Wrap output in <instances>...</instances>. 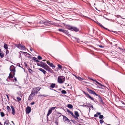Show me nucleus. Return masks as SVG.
Masks as SVG:
<instances>
[{
	"mask_svg": "<svg viewBox=\"0 0 125 125\" xmlns=\"http://www.w3.org/2000/svg\"><path fill=\"white\" fill-rule=\"evenodd\" d=\"M65 77L63 76H60L58 78V82L61 84L63 83L65 80Z\"/></svg>",
	"mask_w": 125,
	"mask_h": 125,
	"instance_id": "obj_1",
	"label": "nucleus"
},
{
	"mask_svg": "<svg viewBox=\"0 0 125 125\" xmlns=\"http://www.w3.org/2000/svg\"><path fill=\"white\" fill-rule=\"evenodd\" d=\"M41 89V87H36L33 89V91L32 92H33V93L34 94V96L36 94H37L38 92Z\"/></svg>",
	"mask_w": 125,
	"mask_h": 125,
	"instance_id": "obj_2",
	"label": "nucleus"
},
{
	"mask_svg": "<svg viewBox=\"0 0 125 125\" xmlns=\"http://www.w3.org/2000/svg\"><path fill=\"white\" fill-rule=\"evenodd\" d=\"M68 29L72 31H75L76 32L78 31H79V29L77 28L71 26H69Z\"/></svg>",
	"mask_w": 125,
	"mask_h": 125,
	"instance_id": "obj_3",
	"label": "nucleus"
},
{
	"mask_svg": "<svg viewBox=\"0 0 125 125\" xmlns=\"http://www.w3.org/2000/svg\"><path fill=\"white\" fill-rule=\"evenodd\" d=\"M15 46L21 50H24L26 49L25 46L22 45L20 44H16Z\"/></svg>",
	"mask_w": 125,
	"mask_h": 125,
	"instance_id": "obj_4",
	"label": "nucleus"
},
{
	"mask_svg": "<svg viewBox=\"0 0 125 125\" xmlns=\"http://www.w3.org/2000/svg\"><path fill=\"white\" fill-rule=\"evenodd\" d=\"M51 21L47 20L46 21H41V23H44V25H46L47 26H49L50 24H51Z\"/></svg>",
	"mask_w": 125,
	"mask_h": 125,
	"instance_id": "obj_5",
	"label": "nucleus"
},
{
	"mask_svg": "<svg viewBox=\"0 0 125 125\" xmlns=\"http://www.w3.org/2000/svg\"><path fill=\"white\" fill-rule=\"evenodd\" d=\"M45 63L40 61L39 63H37V66L41 67L42 68L44 67V65L45 64Z\"/></svg>",
	"mask_w": 125,
	"mask_h": 125,
	"instance_id": "obj_6",
	"label": "nucleus"
},
{
	"mask_svg": "<svg viewBox=\"0 0 125 125\" xmlns=\"http://www.w3.org/2000/svg\"><path fill=\"white\" fill-rule=\"evenodd\" d=\"M58 31L60 32H62L67 34H68L69 33V32H68L66 30H63L62 29H58Z\"/></svg>",
	"mask_w": 125,
	"mask_h": 125,
	"instance_id": "obj_7",
	"label": "nucleus"
},
{
	"mask_svg": "<svg viewBox=\"0 0 125 125\" xmlns=\"http://www.w3.org/2000/svg\"><path fill=\"white\" fill-rule=\"evenodd\" d=\"M83 92L86 95L87 97H88L89 98H90L93 101H94V99L90 96V95L88 93H86L84 91H83Z\"/></svg>",
	"mask_w": 125,
	"mask_h": 125,
	"instance_id": "obj_8",
	"label": "nucleus"
},
{
	"mask_svg": "<svg viewBox=\"0 0 125 125\" xmlns=\"http://www.w3.org/2000/svg\"><path fill=\"white\" fill-rule=\"evenodd\" d=\"M33 92H31L28 98V100L29 101L30 100H32L33 99V97L34 96V94Z\"/></svg>",
	"mask_w": 125,
	"mask_h": 125,
	"instance_id": "obj_9",
	"label": "nucleus"
},
{
	"mask_svg": "<svg viewBox=\"0 0 125 125\" xmlns=\"http://www.w3.org/2000/svg\"><path fill=\"white\" fill-rule=\"evenodd\" d=\"M10 70L12 72H16L15 68L14 66L13 65H11L10 67Z\"/></svg>",
	"mask_w": 125,
	"mask_h": 125,
	"instance_id": "obj_10",
	"label": "nucleus"
},
{
	"mask_svg": "<svg viewBox=\"0 0 125 125\" xmlns=\"http://www.w3.org/2000/svg\"><path fill=\"white\" fill-rule=\"evenodd\" d=\"M31 111V108L30 107L28 106L26 108V112L27 114H29L30 112Z\"/></svg>",
	"mask_w": 125,
	"mask_h": 125,
	"instance_id": "obj_11",
	"label": "nucleus"
},
{
	"mask_svg": "<svg viewBox=\"0 0 125 125\" xmlns=\"http://www.w3.org/2000/svg\"><path fill=\"white\" fill-rule=\"evenodd\" d=\"M47 64L50 66V67L52 68H55V66L53 65V64L52 63H50L49 61H47L46 62Z\"/></svg>",
	"mask_w": 125,
	"mask_h": 125,
	"instance_id": "obj_12",
	"label": "nucleus"
},
{
	"mask_svg": "<svg viewBox=\"0 0 125 125\" xmlns=\"http://www.w3.org/2000/svg\"><path fill=\"white\" fill-rule=\"evenodd\" d=\"M42 68L47 71L49 70L50 68L45 63L44 65V67H43Z\"/></svg>",
	"mask_w": 125,
	"mask_h": 125,
	"instance_id": "obj_13",
	"label": "nucleus"
},
{
	"mask_svg": "<svg viewBox=\"0 0 125 125\" xmlns=\"http://www.w3.org/2000/svg\"><path fill=\"white\" fill-rule=\"evenodd\" d=\"M39 70L42 72L44 74H45L46 73V71L42 68H40L39 69Z\"/></svg>",
	"mask_w": 125,
	"mask_h": 125,
	"instance_id": "obj_14",
	"label": "nucleus"
},
{
	"mask_svg": "<svg viewBox=\"0 0 125 125\" xmlns=\"http://www.w3.org/2000/svg\"><path fill=\"white\" fill-rule=\"evenodd\" d=\"M98 99L103 104H104V103L101 97L100 96L99 97Z\"/></svg>",
	"mask_w": 125,
	"mask_h": 125,
	"instance_id": "obj_15",
	"label": "nucleus"
},
{
	"mask_svg": "<svg viewBox=\"0 0 125 125\" xmlns=\"http://www.w3.org/2000/svg\"><path fill=\"white\" fill-rule=\"evenodd\" d=\"M12 111V114L13 115H14L15 114V111L14 108L13 106H11Z\"/></svg>",
	"mask_w": 125,
	"mask_h": 125,
	"instance_id": "obj_16",
	"label": "nucleus"
},
{
	"mask_svg": "<svg viewBox=\"0 0 125 125\" xmlns=\"http://www.w3.org/2000/svg\"><path fill=\"white\" fill-rule=\"evenodd\" d=\"M41 21L40 22H39L38 24V25H39V27H43L44 26V23H41Z\"/></svg>",
	"mask_w": 125,
	"mask_h": 125,
	"instance_id": "obj_17",
	"label": "nucleus"
},
{
	"mask_svg": "<svg viewBox=\"0 0 125 125\" xmlns=\"http://www.w3.org/2000/svg\"><path fill=\"white\" fill-rule=\"evenodd\" d=\"M87 90L90 93L92 94H93L95 92L93 90L90 89H88Z\"/></svg>",
	"mask_w": 125,
	"mask_h": 125,
	"instance_id": "obj_18",
	"label": "nucleus"
},
{
	"mask_svg": "<svg viewBox=\"0 0 125 125\" xmlns=\"http://www.w3.org/2000/svg\"><path fill=\"white\" fill-rule=\"evenodd\" d=\"M13 77V76L12 74L11 73H10L9 74V76L8 77V78L10 79V78H12Z\"/></svg>",
	"mask_w": 125,
	"mask_h": 125,
	"instance_id": "obj_19",
	"label": "nucleus"
},
{
	"mask_svg": "<svg viewBox=\"0 0 125 125\" xmlns=\"http://www.w3.org/2000/svg\"><path fill=\"white\" fill-rule=\"evenodd\" d=\"M19 53L21 55V54H25L27 53V52H22L21 51H20L19 52Z\"/></svg>",
	"mask_w": 125,
	"mask_h": 125,
	"instance_id": "obj_20",
	"label": "nucleus"
},
{
	"mask_svg": "<svg viewBox=\"0 0 125 125\" xmlns=\"http://www.w3.org/2000/svg\"><path fill=\"white\" fill-rule=\"evenodd\" d=\"M94 81H95L94 82L96 83L97 84H98L102 86H103V87L104 86L101 83H99L96 80H95Z\"/></svg>",
	"mask_w": 125,
	"mask_h": 125,
	"instance_id": "obj_21",
	"label": "nucleus"
},
{
	"mask_svg": "<svg viewBox=\"0 0 125 125\" xmlns=\"http://www.w3.org/2000/svg\"><path fill=\"white\" fill-rule=\"evenodd\" d=\"M55 83H52L50 85V87L52 88H54L55 87Z\"/></svg>",
	"mask_w": 125,
	"mask_h": 125,
	"instance_id": "obj_22",
	"label": "nucleus"
},
{
	"mask_svg": "<svg viewBox=\"0 0 125 125\" xmlns=\"http://www.w3.org/2000/svg\"><path fill=\"white\" fill-rule=\"evenodd\" d=\"M67 106L68 108L70 109H72L73 107V106L72 105L70 104H68Z\"/></svg>",
	"mask_w": 125,
	"mask_h": 125,
	"instance_id": "obj_23",
	"label": "nucleus"
},
{
	"mask_svg": "<svg viewBox=\"0 0 125 125\" xmlns=\"http://www.w3.org/2000/svg\"><path fill=\"white\" fill-rule=\"evenodd\" d=\"M52 112V111L50 109L49 110L48 113H47V117Z\"/></svg>",
	"mask_w": 125,
	"mask_h": 125,
	"instance_id": "obj_24",
	"label": "nucleus"
},
{
	"mask_svg": "<svg viewBox=\"0 0 125 125\" xmlns=\"http://www.w3.org/2000/svg\"><path fill=\"white\" fill-rule=\"evenodd\" d=\"M74 113L75 115V116H79V114L78 113L77 111H75L74 112Z\"/></svg>",
	"mask_w": 125,
	"mask_h": 125,
	"instance_id": "obj_25",
	"label": "nucleus"
},
{
	"mask_svg": "<svg viewBox=\"0 0 125 125\" xmlns=\"http://www.w3.org/2000/svg\"><path fill=\"white\" fill-rule=\"evenodd\" d=\"M61 93L62 94H66L67 93V92L66 91L64 90H63L61 91Z\"/></svg>",
	"mask_w": 125,
	"mask_h": 125,
	"instance_id": "obj_26",
	"label": "nucleus"
},
{
	"mask_svg": "<svg viewBox=\"0 0 125 125\" xmlns=\"http://www.w3.org/2000/svg\"><path fill=\"white\" fill-rule=\"evenodd\" d=\"M4 48L6 49L7 50L8 48V46L7 44H4Z\"/></svg>",
	"mask_w": 125,
	"mask_h": 125,
	"instance_id": "obj_27",
	"label": "nucleus"
},
{
	"mask_svg": "<svg viewBox=\"0 0 125 125\" xmlns=\"http://www.w3.org/2000/svg\"><path fill=\"white\" fill-rule=\"evenodd\" d=\"M28 71H29V73H30L31 74L33 72V71H32V69H28Z\"/></svg>",
	"mask_w": 125,
	"mask_h": 125,
	"instance_id": "obj_28",
	"label": "nucleus"
},
{
	"mask_svg": "<svg viewBox=\"0 0 125 125\" xmlns=\"http://www.w3.org/2000/svg\"><path fill=\"white\" fill-rule=\"evenodd\" d=\"M63 119L65 121H67L69 120L65 116H63Z\"/></svg>",
	"mask_w": 125,
	"mask_h": 125,
	"instance_id": "obj_29",
	"label": "nucleus"
},
{
	"mask_svg": "<svg viewBox=\"0 0 125 125\" xmlns=\"http://www.w3.org/2000/svg\"><path fill=\"white\" fill-rule=\"evenodd\" d=\"M9 123V121L8 119H7V120H6L4 122V123L5 124H6L8 125Z\"/></svg>",
	"mask_w": 125,
	"mask_h": 125,
	"instance_id": "obj_30",
	"label": "nucleus"
},
{
	"mask_svg": "<svg viewBox=\"0 0 125 125\" xmlns=\"http://www.w3.org/2000/svg\"><path fill=\"white\" fill-rule=\"evenodd\" d=\"M1 115V117H3L5 115L4 113L3 112H1L0 113Z\"/></svg>",
	"mask_w": 125,
	"mask_h": 125,
	"instance_id": "obj_31",
	"label": "nucleus"
},
{
	"mask_svg": "<svg viewBox=\"0 0 125 125\" xmlns=\"http://www.w3.org/2000/svg\"><path fill=\"white\" fill-rule=\"evenodd\" d=\"M88 105H89V106L88 107H91V108H93V106L91 104H90V103H88Z\"/></svg>",
	"mask_w": 125,
	"mask_h": 125,
	"instance_id": "obj_32",
	"label": "nucleus"
},
{
	"mask_svg": "<svg viewBox=\"0 0 125 125\" xmlns=\"http://www.w3.org/2000/svg\"><path fill=\"white\" fill-rule=\"evenodd\" d=\"M58 68L59 69H61L62 68V66L59 64H58Z\"/></svg>",
	"mask_w": 125,
	"mask_h": 125,
	"instance_id": "obj_33",
	"label": "nucleus"
},
{
	"mask_svg": "<svg viewBox=\"0 0 125 125\" xmlns=\"http://www.w3.org/2000/svg\"><path fill=\"white\" fill-rule=\"evenodd\" d=\"M7 110L8 111L10 110H11V109L10 108V107L9 106H7Z\"/></svg>",
	"mask_w": 125,
	"mask_h": 125,
	"instance_id": "obj_34",
	"label": "nucleus"
},
{
	"mask_svg": "<svg viewBox=\"0 0 125 125\" xmlns=\"http://www.w3.org/2000/svg\"><path fill=\"white\" fill-rule=\"evenodd\" d=\"M94 95H95L96 96H98L99 97H100V96L99 95H98V94H96L95 92L94 93V94H93Z\"/></svg>",
	"mask_w": 125,
	"mask_h": 125,
	"instance_id": "obj_35",
	"label": "nucleus"
},
{
	"mask_svg": "<svg viewBox=\"0 0 125 125\" xmlns=\"http://www.w3.org/2000/svg\"><path fill=\"white\" fill-rule=\"evenodd\" d=\"M56 108V107H54L51 108L50 109L52 111V110H53L55 109V108Z\"/></svg>",
	"mask_w": 125,
	"mask_h": 125,
	"instance_id": "obj_36",
	"label": "nucleus"
},
{
	"mask_svg": "<svg viewBox=\"0 0 125 125\" xmlns=\"http://www.w3.org/2000/svg\"><path fill=\"white\" fill-rule=\"evenodd\" d=\"M39 96H43L44 97H46L47 96H48V95H40Z\"/></svg>",
	"mask_w": 125,
	"mask_h": 125,
	"instance_id": "obj_37",
	"label": "nucleus"
},
{
	"mask_svg": "<svg viewBox=\"0 0 125 125\" xmlns=\"http://www.w3.org/2000/svg\"><path fill=\"white\" fill-rule=\"evenodd\" d=\"M103 117V116L102 115H100L99 117V118L100 119H102Z\"/></svg>",
	"mask_w": 125,
	"mask_h": 125,
	"instance_id": "obj_38",
	"label": "nucleus"
},
{
	"mask_svg": "<svg viewBox=\"0 0 125 125\" xmlns=\"http://www.w3.org/2000/svg\"><path fill=\"white\" fill-rule=\"evenodd\" d=\"M32 60H34V61L35 62H36V59H37V58H36L35 57H32Z\"/></svg>",
	"mask_w": 125,
	"mask_h": 125,
	"instance_id": "obj_39",
	"label": "nucleus"
},
{
	"mask_svg": "<svg viewBox=\"0 0 125 125\" xmlns=\"http://www.w3.org/2000/svg\"><path fill=\"white\" fill-rule=\"evenodd\" d=\"M48 71L51 73H52L53 72V70H52L50 68Z\"/></svg>",
	"mask_w": 125,
	"mask_h": 125,
	"instance_id": "obj_40",
	"label": "nucleus"
},
{
	"mask_svg": "<svg viewBox=\"0 0 125 125\" xmlns=\"http://www.w3.org/2000/svg\"><path fill=\"white\" fill-rule=\"evenodd\" d=\"M120 49V50L121 51H122L123 52H124L125 53V49H121L120 48H119Z\"/></svg>",
	"mask_w": 125,
	"mask_h": 125,
	"instance_id": "obj_41",
	"label": "nucleus"
},
{
	"mask_svg": "<svg viewBox=\"0 0 125 125\" xmlns=\"http://www.w3.org/2000/svg\"><path fill=\"white\" fill-rule=\"evenodd\" d=\"M16 98L18 101H20L21 100V98L19 97H17Z\"/></svg>",
	"mask_w": 125,
	"mask_h": 125,
	"instance_id": "obj_42",
	"label": "nucleus"
},
{
	"mask_svg": "<svg viewBox=\"0 0 125 125\" xmlns=\"http://www.w3.org/2000/svg\"><path fill=\"white\" fill-rule=\"evenodd\" d=\"M100 124H102L104 122V121L102 119L100 120Z\"/></svg>",
	"mask_w": 125,
	"mask_h": 125,
	"instance_id": "obj_43",
	"label": "nucleus"
},
{
	"mask_svg": "<svg viewBox=\"0 0 125 125\" xmlns=\"http://www.w3.org/2000/svg\"><path fill=\"white\" fill-rule=\"evenodd\" d=\"M38 59L39 60H41L42 59V57L41 56H38Z\"/></svg>",
	"mask_w": 125,
	"mask_h": 125,
	"instance_id": "obj_44",
	"label": "nucleus"
},
{
	"mask_svg": "<svg viewBox=\"0 0 125 125\" xmlns=\"http://www.w3.org/2000/svg\"><path fill=\"white\" fill-rule=\"evenodd\" d=\"M88 79L90 80H91L93 81H94V82L95 81V80H94L92 78H90V77H89Z\"/></svg>",
	"mask_w": 125,
	"mask_h": 125,
	"instance_id": "obj_45",
	"label": "nucleus"
},
{
	"mask_svg": "<svg viewBox=\"0 0 125 125\" xmlns=\"http://www.w3.org/2000/svg\"><path fill=\"white\" fill-rule=\"evenodd\" d=\"M14 77V79H13V81H14V80L16 82H17V79L15 77Z\"/></svg>",
	"mask_w": 125,
	"mask_h": 125,
	"instance_id": "obj_46",
	"label": "nucleus"
},
{
	"mask_svg": "<svg viewBox=\"0 0 125 125\" xmlns=\"http://www.w3.org/2000/svg\"><path fill=\"white\" fill-rule=\"evenodd\" d=\"M94 116L95 117H98V114L96 113L94 115Z\"/></svg>",
	"mask_w": 125,
	"mask_h": 125,
	"instance_id": "obj_47",
	"label": "nucleus"
},
{
	"mask_svg": "<svg viewBox=\"0 0 125 125\" xmlns=\"http://www.w3.org/2000/svg\"><path fill=\"white\" fill-rule=\"evenodd\" d=\"M70 114L72 115V116L74 117L75 115H74L73 114V113L72 112H71L70 113Z\"/></svg>",
	"mask_w": 125,
	"mask_h": 125,
	"instance_id": "obj_48",
	"label": "nucleus"
},
{
	"mask_svg": "<svg viewBox=\"0 0 125 125\" xmlns=\"http://www.w3.org/2000/svg\"><path fill=\"white\" fill-rule=\"evenodd\" d=\"M66 110L69 113H70V112H71L68 109H66Z\"/></svg>",
	"mask_w": 125,
	"mask_h": 125,
	"instance_id": "obj_49",
	"label": "nucleus"
},
{
	"mask_svg": "<svg viewBox=\"0 0 125 125\" xmlns=\"http://www.w3.org/2000/svg\"><path fill=\"white\" fill-rule=\"evenodd\" d=\"M6 54H8L9 53V51L7 50V49L6 50Z\"/></svg>",
	"mask_w": 125,
	"mask_h": 125,
	"instance_id": "obj_50",
	"label": "nucleus"
},
{
	"mask_svg": "<svg viewBox=\"0 0 125 125\" xmlns=\"http://www.w3.org/2000/svg\"><path fill=\"white\" fill-rule=\"evenodd\" d=\"M79 116H75V115L74 117L75 118V119L77 120L78 119V117Z\"/></svg>",
	"mask_w": 125,
	"mask_h": 125,
	"instance_id": "obj_51",
	"label": "nucleus"
},
{
	"mask_svg": "<svg viewBox=\"0 0 125 125\" xmlns=\"http://www.w3.org/2000/svg\"><path fill=\"white\" fill-rule=\"evenodd\" d=\"M12 72V75L13 76V77H14V76L15 75V72Z\"/></svg>",
	"mask_w": 125,
	"mask_h": 125,
	"instance_id": "obj_52",
	"label": "nucleus"
},
{
	"mask_svg": "<svg viewBox=\"0 0 125 125\" xmlns=\"http://www.w3.org/2000/svg\"><path fill=\"white\" fill-rule=\"evenodd\" d=\"M17 66H18L20 67H21V68H22V67L20 65V63H18L17 64Z\"/></svg>",
	"mask_w": 125,
	"mask_h": 125,
	"instance_id": "obj_53",
	"label": "nucleus"
},
{
	"mask_svg": "<svg viewBox=\"0 0 125 125\" xmlns=\"http://www.w3.org/2000/svg\"><path fill=\"white\" fill-rule=\"evenodd\" d=\"M35 104V102H33L31 103V105H33Z\"/></svg>",
	"mask_w": 125,
	"mask_h": 125,
	"instance_id": "obj_54",
	"label": "nucleus"
},
{
	"mask_svg": "<svg viewBox=\"0 0 125 125\" xmlns=\"http://www.w3.org/2000/svg\"><path fill=\"white\" fill-rule=\"evenodd\" d=\"M103 28H104V29H106V30L109 31H110L109 30L108 28H106L105 27H104L103 26Z\"/></svg>",
	"mask_w": 125,
	"mask_h": 125,
	"instance_id": "obj_55",
	"label": "nucleus"
},
{
	"mask_svg": "<svg viewBox=\"0 0 125 125\" xmlns=\"http://www.w3.org/2000/svg\"><path fill=\"white\" fill-rule=\"evenodd\" d=\"M97 23L98 24V25H99L101 27H103V26H102V25H101V24L100 23Z\"/></svg>",
	"mask_w": 125,
	"mask_h": 125,
	"instance_id": "obj_56",
	"label": "nucleus"
},
{
	"mask_svg": "<svg viewBox=\"0 0 125 125\" xmlns=\"http://www.w3.org/2000/svg\"><path fill=\"white\" fill-rule=\"evenodd\" d=\"M97 23L98 24V25H99L101 27H103V26H102V25H101V24L100 23Z\"/></svg>",
	"mask_w": 125,
	"mask_h": 125,
	"instance_id": "obj_57",
	"label": "nucleus"
},
{
	"mask_svg": "<svg viewBox=\"0 0 125 125\" xmlns=\"http://www.w3.org/2000/svg\"><path fill=\"white\" fill-rule=\"evenodd\" d=\"M0 55H3V53L1 51H0Z\"/></svg>",
	"mask_w": 125,
	"mask_h": 125,
	"instance_id": "obj_58",
	"label": "nucleus"
},
{
	"mask_svg": "<svg viewBox=\"0 0 125 125\" xmlns=\"http://www.w3.org/2000/svg\"><path fill=\"white\" fill-rule=\"evenodd\" d=\"M6 96H7V99H8V100H9V96H8V95H7V94H6Z\"/></svg>",
	"mask_w": 125,
	"mask_h": 125,
	"instance_id": "obj_59",
	"label": "nucleus"
},
{
	"mask_svg": "<svg viewBox=\"0 0 125 125\" xmlns=\"http://www.w3.org/2000/svg\"><path fill=\"white\" fill-rule=\"evenodd\" d=\"M98 46H99V47H101V48H103L104 47L102 46V45H99Z\"/></svg>",
	"mask_w": 125,
	"mask_h": 125,
	"instance_id": "obj_60",
	"label": "nucleus"
},
{
	"mask_svg": "<svg viewBox=\"0 0 125 125\" xmlns=\"http://www.w3.org/2000/svg\"><path fill=\"white\" fill-rule=\"evenodd\" d=\"M96 113L98 114V115H100L101 114V113L99 112H97Z\"/></svg>",
	"mask_w": 125,
	"mask_h": 125,
	"instance_id": "obj_61",
	"label": "nucleus"
},
{
	"mask_svg": "<svg viewBox=\"0 0 125 125\" xmlns=\"http://www.w3.org/2000/svg\"><path fill=\"white\" fill-rule=\"evenodd\" d=\"M40 61L38 60V59H36V62H39Z\"/></svg>",
	"mask_w": 125,
	"mask_h": 125,
	"instance_id": "obj_62",
	"label": "nucleus"
},
{
	"mask_svg": "<svg viewBox=\"0 0 125 125\" xmlns=\"http://www.w3.org/2000/svg\"><path fill=\"white\" fill-rule=\"evenodd\" d=\"M30 56H28L27 57H28L29 58H30L31 59L32 58V57L31 56V55H30Z\"/></svg>",
	"mask_w": 125,
	"mask_h": 125,
	"instance_id": "obj_63",
	"label": "nucleus"
},
{
	"mask_svg": "<svg viewBox=\"0 0 125 125\" xmlns=\"http://www.w3.org/2000/svg\"><path fill=\"white\" fill-rule=\"evenodd\" d=\"M121 102L122 103V104H124V105H125V103L123 101H121Z\"/></svg>",
	"mask_w": 125,
	"mask_h": 125,
	"instance_id": "obj_64",
	"label": "nucleus"
}]
</instances>
